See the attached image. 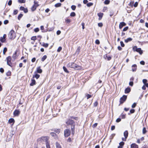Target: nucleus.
Here are the masks:
<instances>
[{"label":"nucleus","instance_id":"nucleus-33","mask_svg":"<svg viewBox=\"0 0 148 148\" xmlns=\"http://www.w3.org/2000/svg\"><path fill=\"white\" fill-rule=\"evenodd\" d=\"M63 69L64 70V71L66 73H69V71L67 70V69L64 66L63 67Z\"/></svg>","mask_w":148,"mask_h":148},{"label":"nucleus","instance_id":"nucleus-24","mask_svg":"<svg viewBox=\"0 0 148 148\" xmlns=\"http://www.w3.org/2000/svg\"><path fill=\"white\" fill-rule=\"evenodd\" d=\"M132 39L131 38H129L125 40V42L127 43L129 41H130L132 40Z\"/></svg>","mask_w":148,"mask_h":148},{"label":"nucleus","instance_id":"nucleus-56","mask_svg":"<svg viewBox=\"0 0 148 148\" xmlns=\"http://www.w3.org/2000/svg\"><path fill=\"white\" fill-rule=\"evenodd\" d=\"M95 42L96 44H97V45H99L100 43L99 41L98 40H97V39L96 40Z\"/></svg>","mask_w":148,"mask_h":148},{"label":"nucleus","instance_id":"nucleus-20","mask_svg":"<svg viewBox=\"0 0 148 148\" xmlns=\"http://www.w3.org/2000/svg\"><path fill=\"white\" fill-rule=\"evenodd\" d=\"M15 121L14 119L13 118H11L10 119L8 120V122L9 123H13L14 124V123Z\"/></svg>","mask_w":148,"mask_h":148},{"label":"nucleus","instance_id":"nucleus-6","mask_svg":"<svg viewBox=\"0 0 148 148\" xmlns=\"http://www.w3.org/2000/svg\"><path fill=\"white\" fill-rule=\"evenodd\" d=\"M71 131L69 129H66L64 131V135L65 137H67L71 134Z\"/></svg>","mask_w":148,"mask_h":148},{"label":"nucleus","instance_id":"nucleus-23","mask_svg":"<svg viewBox=\"0 0 148 148\" xmlns=\"http://www.w3.org/2000/svg\"><path fill=\"white\" fill-rule=\"evenodd\" d=\"M40 76L38 74H36L35 75H34L33 76V78H34V77L36 78V79H38Z\"/></svg>","mask_w":148,"mask_h":148},{"label":"nucleus","instance_id":"nucleus-15","mask_svg":"<svg viewBox=\"0 0 148 148\" xmlns=\"http://www.w3.org/2000/svg\"><path fill=\"white\" fill-rule=\"evenodd\" d=\"M136 52L139 53L140 55H142L143 53V50H141V48H138V50H137Z\"/></svg>","mask_w":148,"mask_h":148},{"label":"nucleus","instance_id":"nucleus-51","mask_svg":"<svg viewBox=\"0 0 148 148\" xmlns=\"http://www.w3.org/2000/svg\"><path fill=\"white\" fill-rule=\"evenodd\" d=\"M120 44L121 47H124L125 45L123 41H121L120 42Z\"/></svg>","mask_w":148,"mask_h":148},{"label":"nucleus","instance_id":"nucleus-52","mask_svg":"<svg viewBox=\"0 0 148 148\" xmlns=\"http://www.w3.org/2000/svg\"><path fill=\"white\" fill-rule=\"evenodd\" d=\"M34 31L36 32H37L39 31V29L38 28H36L34 29Z\"/></svg>","mask_w":148,"mask_h":148},{"label":"nucleus","instance_id":"nucleus-41","mask_svg":"<svg viewBox=\"0 0 148 148\" xmlns=\"http://www.w3.org/2000/svg\"><path fill=\"white\" fill-rule=\"evenodd\" d=\"M76 14L74 12H72L70 14V16H75Z\"/></svg>","mask_w":148,"mask_h":148},{"label":"nucleus","instance_id":"nucleus-55","mask_svg":"<svg viewBox=\"0 0 148 148\" xmlns=\"http://www.w3.org/2000/svg\"><path fill=\"white\" fill-rule=\"evenodd\" d=\"M12 4V1L11 0H10L8 3V5L10 6Z\"/></svg>","mask_w":148,"mask_h":148},{"label":"nucleus","instance_id":"nucleus-8","mask_svg":"<svg viewBox=\"0 0 148 148\" xmlns=\"http://www.w3.org/2000/svg\"><path fill=\"white\" fill-rule=\"evenodd\" d=\"M7 64L10 66H12V63L11 62V58L10 56H8L7 58Z\"/></svg>","mask_w":148,"mask_h":148},{"label":"nucleus","instance_id":"nucleus-10","mask_svg":"<svg viewBox=\"0 0 148 148\" xmlns=\"http://www.w3.org/2000/svg\"><path fill=\"white\" fill-rule=\"evenodd\" d=\"M20 111L18 110H16L14 112V115L15 116H18L20 114Z\"/></svg>","mask_w":148,"mask_h":148},{"label":"nucleus","instance_id":"nucleus-48","mask_svg":"<svg viewBox=\"0 0 148 148\" xmlns=\"http://www.w3.org/2000/svg\"><path fill=\"white\" fill-rule=\"evenodd\" d=\"M128 29V27L127 26L126 27L124 28L123 29V31H127Z\"/></svg>","mask_w":148,"mask_h":148},{"label":"nucleus","instance_id":"nucleus-61","mask_svg":"<svg viewBox=\"0 0 148 148\" xmlns=\"http://www.w3.org/2000/svg\"><path fill=\"white\" fill-rule=\"evenodd\" d=\"M23 11L25 13H27L28 12V10L26 8H25Z\"/></svg>","mask_w":148,"mask_h":148},{"label":"nucleus","instance_id":"nucleus-58","mask_svg":"<svg viewBox=\"0 0 148 148\" xmlns=\"http://www.w3.org/2000/svg\"><path fill=\"white\" fill-rule=\"evenodd\" d=\"M4 71V70L2 68H0V72L1 73H3Z\"/></svg>","mask_w":148,"mask_h":148},{"label":"nucleus","instance_id":"nucleus-47","mask_svg":"<svg viewBox=\"0 0 148 148\" xmlns=\"http://www.w3.org/2000/svg\"><path fill=\"white\" fill-rule=\"evenodd\" d=\"M115 136V134H112L111 136H110V139H112Z\"/></svg>","mask_w":148,"mask_h":148},{"label":"nucleus","instance_id":"nucleus-9","mask_svg":"<svg viewBox=\"0 0 148 148\" xmlns=\"http://www.w3.org/2000/svg\"><path fill=\"white\" fill-rule=\"evenodd\" d=\"M126 25V24L124 22H121L119 25V28L120 29L122 28L123 27Z\"/></svg>","mask_w":148,"mask_h":148},{"label":"nucleus","instance_id":"nucleus-25","mask_svg":"<svg viewBox=\"0 0 148 148\" xmlns=\"http://www.w3.org/2000/svg\"><path fill=\"white\" fill-rule=\"evenodd\" d=\"M16 54H17V51H16L15 53L13 54L12 58H14V59H16Z\"/></svg>","mask_w":148,"mask_h":148},{"label":"nucleus","instance_id":"nucleus-38","mask_svg":"<svg viewBox=\"0 0 148 148\" xmlns=\"http://www.w3.org/2000/svg\"><path fill=\"white\" fill-rule=\"evenodd\" d=\"M5 39L3 38L2 37H1L0 38V40L1 42H3L5 41Z\"/></svg>","mask_w":148,"mask_h":148},{"label":"nucleus","instance_id":"nucleus-34","mask_svg":"<svg viewBox=\"0 0 148 148\" xmlns=\"http://www.w3.org/2000/svg\"><path fill=\"white\" fill-rule=\"evenodd\" d=\"M18 2L19 3H24L25 2V0H18Z\"/></svg>","mask_w":148,"mask_h":148},{"label":"nucleus","instance_id":"nucleus-64","mask_svg":"<svg viewBox=\"0 0 148 148\" xmlns=\"http://www.w3.org/2000/svg\"><path fill=\"white\" fill-rule=\"evenodd\" d=\"M8 23V20H5L4 21V23L5 24H7Z\"/></svg>","mask_w":148,"mask_h":148},{"label":"nucleus","instance_id":"nucleus-17","mask_svg":"<svg viewBox=\"0 0 148 148\" xmlns=\"http://www.w3.org/2000/svg\"><path fill=\"white\" fill-rule=\"evenodd\" d=\"M132 67L133 68H133L132 69V71L133 72L135 71L136 70L137 66L136 64H133L132 65Z\"/></svg>","mask_w":148,"mask_h":148},{"label":"nucleus","instance_id":"nucleus-21","mask_svg":"<svg viewBox=\"0 0 148 148\" xmlns=\"http://www.w3.org/2000/svg\"><path fill=\"white\" fill-rule=\"evenodd\" d=\"M36 83V81L34 79H33L32 80V82L30 84V85L31 86H33Z\"/></svg>","mask_w":148,"mask_h":148},{"label":"nucleus","instance_id":"nucleus-62","mask_svg":"<svg viewBox=\"0 0 148 148\" xmlns=\"http://www.w3.org/2000/svg\"><path fill=\"white\" fill-rule=\"evenodd\" d=\"M121 119H120L119 118H118L116 119V122L118 123V122H120L121 121Z\"/></svg>","mask_w":148,"mask_h":148},{"label":"nucleus","instance_id":"nucleus-5","mask_svg":"<svg viewBox=\"0 0 148 148\" xmlns=\"http://www.w3.org/2000/svg\"><path fill=\"white\" fill-rule=\"evenodd\" d=\"M34 5L31 8V10L32 11H34L36 9V8L39 6L38 2L36 1H34Z\"/></svg>","mask_w":148,"mask_h":148},{"label":"nucleus","instance_id":"nucleus-11","mask_svg":"<svg viewBox=\"0 0 148 148\" xmlns=\"http://www.w3.org/2000/svg\"><path fill=\"white\" fill-rule=\"evenodd\" d=\"M124 143L123 141L119 143V145L118 147V148H122L124 145Z\"/></svg>","mask_w":148,"mask_h":148},{"label":"nucleus","instance_id":"nucleus-13","mask_svg":"<svg viewBox=\"0 0 148 148\" xmlns=\"http://www.w3.org/2000/svg\"><path fill=\"white\" fill-rule=\"evenodd\" d=\"M131 148H138V146L136 144L133 143L131 144Z\"/></svg>","mask_w":148,"mask_h":148},{"label":"nucleus","instance_id":"nucleus-57","mask_svg":"<svg viewBox=\"0 0 148 148\" xmlns=\"http://www.w3.org/2000/svg\"><path fill=\"white\" fill-rule=\"evenodd\" d=\"M97 123H95L92 125V127L94 128L96 127L97 126Z\"/></svg>","mask_w":148,"mask_h":148},{"label":"nucleus","instance_id":"nucleus-28","mask_svg":"<svg viewBox=\"0 0 148 148\" xmlns=\"http://www.w3.org/2000/svg\"><path fill=\"white\" fill-rule=\"evenodd\" d=\"M80 49H81L80 47L79 46L78 47H77V49L76 51V53H77L78 54L79 53L80 50Z\"/></svg>","mask_w":148,"mask_h":148},{"label":"nucleus","instance_id":"nucleus-37","mask_svg":"<svg viewBox=\"0 0 148 148\" xmlns=\"http://www.w3.org/2000/svg\"><path fill=\"white\" fill-rule=\"evenodd\" d=\"M70 118L71 119H74L75 120H77L78 119V118L77 117H74L73 116H70Z\"/></svg>","mask_w":148,"mask_h":148},{"label":"nucleus","instance_id":"nucleus-49","mask_svg":"<svg viewBox=\"0 0 148 148\" xmlns=\"http://www.w3.org/2000/svg\"><path fill=\"white\" fill-rule=\"evenodd\" d=\"M62 49V48L61 47H59L57 49V51L58 52H60L61 50Z\"/></svg>","mask_w":148,"mask_h":148},{"label":"nucleus","instance_id":"nucleus-22","mask_svg":"<svg viewBox=\"0 0 148 148\" xmlns=\"http://www.w3.org/2000/svg\"><path fill=\"white\" fill-rule=\"evenodd\" d=\"M56 148H62L60 144L58 142H56Z\"/></svg>","mask_w":148,"mask_h":148},{"label":"nucleus","instance_id":"nucleus-27","mask_svg":"<svg viewBox=\"0 0 148 148\" xmlns=\"http://www.w3.org/2000/svg\"><path fill=\"white\" fill-rule=\"evenodd\" d=\"M47 56L46 55H45L43 56V57L41 59V60L42 62H44L45 60L47 58Z\"/></svg>","mask_w":148,"mask_h":148},{"label":"nucleus","instance_id":"nucleus-7","mask_svg":"<svg viewBox=\"0 0 148 148\" xmlns=\"http://www.w3.org/2000/svg\"><path fill=\"white\" fill-rule=\"evenodd\" d=\"M127 98V96L126 95H124L122 97L120 98V103H123L125 101Z\"/></svg>","mask_w":148,"mask_h":148},{"label":"nucleus","instance_id":"nucleus-63","mask_svg":"<svg viewBox=\"0 0 148 148\" xmlns=\"http://www.w3.org/2000/svg\"><path fill=\"white\" fill-rule=\"evenodd\" d=\"M138 5V3L137 2H136L134 4V6L135 7H137Z\"/></svg>","mask_w":148,"mask_h":148},{"label":"nucleus","instance_id":"nucleus-16","mask_svg":"<svg viewBox=\"0 0 148 148\" xmlns=\"http://www.w3.org/2000/svg\"><path fill=\"white\" fill-rule=\"evenodd\" d=\"M40 68V67H39L37 68V72L38 73H41L42 72V70Z\"/></svg>","mask_w":148,"mask_h":148},{"label":"nucleus","instance_id":"nucleus-32","mask_svg":"<svg viewBox=\"0 0 148 148\" xmlns=\"http://www.w3.org/2000/svg\"><path fill=\"white\" fill-rule=\"evenodd\" d=\"M11 72L10 71H9L6 73V75L8 76H9L11 75Z\"/></svg>","mask_w":148,"mask_h":148},{"label":"nucleus","instance_id":"nucleus-54","mask_svg":"<svg viewBox=\"0 0 148 148\" xmlns=\"http://www.w3.org/2000/svg\"><path fill=\"white\" fill-rule=\"evenodd\" d=\"M135 112V110L133 109L131 110H130V112L131 114Z\"/></svg>","mask_w":148,"mask_h":148},{"label":"nucleus","instance_id":"nucleus-30","mask_svg":"<svg viewBox=\"0 0 148 148\" xmlns=\"http://www.w3.org/2000/svg\"><path fill=\"white\" fill-rule=\"evenodd\" d=\"M23 14H20L18 16V20H20L21 18H22V17L23 16Z\"/></svg>","mask_w":148,"mask_h":148},{"label":"nucleus","instance_id":"nucleus-12","mask_svg":"<svg viewBox=\"0 0 148 148\" xmlns=\"http://www.w3.org/2000/svg\"><path fill=\"white\" fill-rule=\"evenodd\" d=\"M97 15L99 17V20H101L103 17V13H98Z\"/></svg>","mask_w":148,"mask_h":148},{"label":"nucleus","instance_id":"nucleus-4","mask_svg":"<svg viewBox=\"0 0 148 148\" xmlns=\"http://www.w3.org/2000/svg\"><path fill=\"white\" fill-rule=\"evenodd\" d=\"M41 139L43 140H45L47 148H50L49 143L48 142V138L47 137H42Z\"/></svg>","mask_w":148,"mask_h":148},{"label":"nucleus","instance_id":"nucleus-19","mask_svg":"<svg viewBox=\"0 0 148 148\" xmlns=\"http://www.w3.org/2000/svg\"><path fill=\"white\" fill-rule=\"evenodd\" d=\"M128 132L127 131H125L124 133V135L125 138H127L128 136Z\"/></svg>","mask_w":148,"mask_h":148},{"label":"nucleus","instance_id":"nucleus-35","mask_svg":"<svg viewBox=\"0 0 148 148\" xmlns=\"http://www.w3.org/2000/svg\"><path fill=\"white\" fill-rule=\"evenodd\" d=\"M93 5V3H89L87 4L86 5L87 7H90Z\"/></svg>","mask_w":148,"mask_h":148},{"label":"nucleus","instance_id":"nucleus-60","mask_svg":"<svg viewBox=\"0 0 148 148\" xmlns=\"http://www.w3.org/2000/svg\"><path fill=\"white\" fill-rule=\"evenodd\" d=\"M86 97L87 99H88L91 97V95L88 94H87L86 95Z\"/></svg>","mask_w":148,"mask_h":148},{"label":"nucleus","instance_id":"nucleus-18","mask_svg":"<svg viewBox=\"0 0 148 148\" xmlns=\"http://www.w3.org/2000/svg\"><path fill=\"white\" fill-rule=\"evenodd\" d=\"M50 135L53 137H54L55 138H56L57 137V135L54 132H51L50 133Z\"/></svg>","mask_w":148,"mask_h":148},{"label":"nucleus","instance_id":"nucleus-3","mask_svg":"<svg viewBox=\"0 0 148 148\" xmlns=\"http://www.w3.org/2000/svg\"><path fill=\"white\" fill-rule=\"evenodd\" d=\"M8 36L9 38L10 39H14L16 36L14 31L13 30H11L8 34Z\"/></svg>","mask_w":148,"mask_h":148},{"label":"nucleus","instance_id":"nucleus-14","mask_svg":"<svg viewBox=\"0 0 148 148\" xmlns=\"http://www.w3.org/2000/svg\"><path fill=\"white\" fill-rule=\"evenodd\" d=\"M131 90V89L129 87H127L126 88L125 90V93H129Z\"/></svg>","mask_w":148,"mask_h":148},{"label":"nucleus","instance_id":"nucleus-40","mask_svg":"<svg viewBox=\"0 0 148 148\" xmlns=\"http://www.w3.org/2000/svg\"><path fill=\"white\" fill-rule=\"evenodd\" d=\"M134 2V1H131L130 3L128 4V5L131 7H133V5Z\"/></svg>","mask_w":148,"mask_h":148},{"label":"nucleus","instance_id":"nucleus-44","mask_svg":"<svg viewBox=\"0 0 148 148\" xmlns=\"http://www.w3.org/2000/svg\"><path fill=\"white\" fill-rule=\"evenodd\" d=\"M76 7L75 5H72L71 6V8L72 10H75L76 9Z\"/></svg>","mask_w":148,"mask_h":148},{"label":"nucleus","instance_id":"nucleus-42","mask_svg":"<svg viewBox=\"0 0 148 148\" xmlns=\"http://www.w3.org/2000/svg\"><path fill=\"white\" fill-rule=\"evenodd\" d=\"M147 132V131L146 130V128L145 127H144L143 129V134H145Z\"/></svg>","mask_w":148,"mask_h":148},{"label":"nucleus","instance_id":"nucleus-26","mask_svg":"<svg viewBox=\"0 0 148 148\" xmlns=\"http://www.w3.org/2000/svg\"><path fill=\"white\" fill-rule=\"evenodd\" d=\"M41 45H42L43 47L45 48H47L49 44L47 43H45L43 42L42 44Z\"/></svg>","mask_w":148,"mask_h":148},{"label":"nucleus","instance_id":"nucleus-31","mask_svg":"<svg viewBox=\"0 0 148 148\" xmlns=\"http://www.w3.org/2000/svg\"><path fill=\"white\" fill-rule=\"evenodd\" d=\"M54 131L56 133L59 134L60 132V129H55Z\"/></svg>","mask_w":148,"mask_h":148},{"label":"nucleus","instance_id":"nucleus-59","mask_svg":"<svg viewBox=\"0 0 148 148\" xmlns=\"http://www.w3.org/2000/svg\"><path fill=\"white\" fill-rule=\"evenodd\" d=\"M98 25L99 27H102L103 26V24L101 23H98Z\"/></svg>","mask_w":148,"mask_h":148},{"label":"nucleus","instance_id":"nucleus-50","mask_svg":"<svg viewBox=\"0 0 148 148\" xmlns=\"http://www.w3.org/2000/svg\"><path fill=\"white\" fill-rule=\"evenodd\" d=\"M147 80L146 79H144L143 80V82L145 85L146 83Z\"/></svg>","mask_w":148,"mask_h":148},{"label":"nucleus","instance_id":"nucleus-53","mask_svg":"<svg viewBox=\"0 0 148 148\" xmlns=\"http://www.w3.org/2000/svg\"><path fill=\"white\" fill-rule=\"evenodd\" d=\"M136 103H134L132 105V108H134L136 106Z\"/></svg>","mask_w":148,"mask_h":148},{"label":"nucleus","instance_id":"nucleus-43","mask_svg":"<svg viewBox=\"0 0 148 148\" xmlns=\"http://www.w3.org/2000/svg\"><path fill=\"white\" fill-rule=\"evenodd\" d=\"M110 3V1L109 0H106L104 1V3L105 4H108Z\"/></svg>","mask_w":148,"mask_h":148},{"label":"nucleus","instance_id":"nucleus-36","mask_svg":"<svg viewBox=\"0 0 148 148\" xmlns=\"http://www.w3.org/2000/svg\"><path fill=\"white\" fill-rule=\"evenodd\" d=\"M7 49L6 47H5L3 50V53L4 55L5 54V52L7 51Z\"/></svg>","mask_w":148,"mask_h":148},{"label":"nucleus","instance_id":"nucleus-1","mask_svg":"<svg viewBox=\"0 0 148 148\" xmlns=\"http://www.w3.org/2000/svg\"><path fill=\"white\" fill-rule=\"evenodd\" d=\"M66 123L68 125H71V134L74 135L75 134V122L70 118H69L66 121Z\"/></svg>","mask_w":148,"mask_h":148},{"label":"nucleus","instance_id":"nucleus-29","mask_svg":"<svg viewBox=\"0 0 148 148\" xmlns=\"http://www.w3.org/2000/svg\"><path fill=\"white\" fill-rule=\"evenodd\" d=\"M61 5V4L60 3H58L55 4V6L56 7H60Z\"/></svg>","mask_w":148,"mask_h":148},{"label":"nucleus","instance_id":"nucleus-39","mask_svg":"<svg viewBox=\"0 0 148 148\" xmlns=\"http://www.w3.org/2000/svg\"><path fill=\"white\" fill-rule=\"evenodd\" d=\"M138 49V48H137V47L136 46H134L133 48V50L134 51H136Z\"/></svg>","mask_w":148,"mask_h":148},{"label":"nucleus","instance_id":"nucleus-46","mask_svg":"<svg viewBox=\"0 0 148 148\" xmlns=\"http://www.w3.org/2000/svg\"><path fill=\"white\" fill-rule=\"evenodd\" d=\"M36 36H33L31 38V40H36Z\"/></svg>","mask_w":148,"mask_h":148},{"label":"nucleus","instance_id":"nucleus-2","mask_svg":"<svg viewBox=\"0 0 148 148\" xmlns=\"http://www.w3.org/2000/svg\"><path fill=\"white\" fill-rule=\"evenodd\" d=\"M67 66L69 67L74 68L76 70L80 69L81 68L80 66L73 62L69 63Z\"/></svg>","mask_w":148,"mask_h":148},{"label":"nucleus","instance_id":"nucleus-45","mask_svg":"<svg viewBox=\"0 0 148 148\" xmlns=\"http://www.w3.org/2000/svg\"><path fill=\"white\" fill-rule=\"evenodd\" d=\"M18 10H14V12H13V14L14 15H16V14L18 13Z\"/></svg>","mask_w":148,"mask_h":148}]
</instances>
